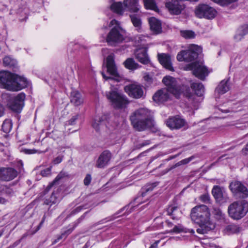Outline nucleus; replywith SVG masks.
Segmentation results:
<instances>
[{
  "label": "nucleus",
  "instance_id": "14",
  "mask_svg": "<svg viewBox=\"0 0 248 248\" xmlns=\"http://www.w3.org/2000/svg\"><path fill=\"white\" fill-rule=\"evenodd\" d=\"M165 6L171 15H178L185 8L182 2L176 0H167Z\"/></svg>",
  "mask_w": 248,
  "mask_h": 248
},
{
  "label": "nucleus",
  "instance_id": "47",
  "mask_svg": "<svg viewBox=\"0 0 248 248\" xmlns=\"http://www.w3.org/2000/svg\"><path fill=\"white\" fill-rule=\"evenodd\" d=\"M216 3H219L221 5H226L229 4L234 2L237 0H212Z\"/></svg>",
  "mask_w": 248,
  "mask_h": 248
},
{
  "label": "nucleus",
  "instance_id": "34",
  "mask_svg": "<svg viewBox=\"0 0 248 248\" xmlns=\"http://www.w3.org/2000/svg\"><path fill=\"white\" fill-rule=\"evenodd\" d=\"M190 86L197 95L199 96L203 95L204 93V87L202 83L192 82L191 83Z\"/></svg>",
  "mask_w": 248,
  "mask_h": 248
},
{
  "label": "nucleus",
  "instance_id": "46",
  "mask_svg": "<svg viewBox=\"0 0 248 248\" xmlns=\"http://www.w3.org/2000/svg\"><path fill=\"white\" fill-rule=\"evenodd\" d=\"M182 232H188V229L184 228L181 224L175 225L172 230L169 231L170 233H178Z\"/></svg>",
  "mask_w": 248,
  "mask_h": 248
},
{
  "label": "nucleus",
  "instance_id": "12",
  "mask_svg": "<svg viewBox=\"0 0 248 248\" xmlns=\"http://www.w3.org/2000/svg\"><path fill=\"white\" fill-rule=\"evenodd\" d=\"M124 90L131 97L139 99L143 95L142 86L137 83L129 84L124 87Z\"/></svg>",
  "mask_w": 248,
  "mask_h": 248
},
{
  "label": "nucleus",
  "instance_id": "59",
  "mask_svg": "<svg viewBox=\"0 0 248 248\" xmlns=\"http://www.w3.org/2000/svg\"><path fill=\"white\" fill-rule=\"evenodd\" d=\"M150 143V140H146V141H144V142H143L142 143H141L140 145L141 147H143L144 146L149 144Z\"/></svg>",
  "mask_w": 248,
  "mask_h": 248
},
{
  "label": "nucleus",
  "instance_id": "18",
  "mask_svg": "<svg viewBox=\"0 0 248 248\" xmlns=\"http://www.w3.org/2000/svg\"><path fill=\"white\" fill-rule=\"evenodd\" d=\"M166 88L162 89L156 92L153 96V100L158 104H162L170 99V94Z\"/></svg>",
  "mask_w": 248,
  "mask_h": 248
},
{
  "label": "nucleus",
  "instance_id": "58",
  "mask_svg": "<svg viewBox=\"0 0 248 248\" xmlns=\"http://www.w3.org/2000/svg\"><path fill=\"white\" fill-rule=\"evenodd\" d=\"M25 153L28 154H32L37 153L35 150H26Z\"/></svg>",
  "mask_w": 248,
  "mask_h": 248
},
{
  "label": "nucleus",
  "instance_id": "30",
  "mask_svg": "<svg viewBox=\"0 0 248 248\" xmlns=\"http://www.w3.org/2000/svg\"><path fill=\"white\" fill-rule=\"evenodd\" d=\"M111 3L110 9L117 14L122 15L125 10L124 6H123L121 2H115L114 0H109Z\"/></svg>",
  "mask_w": 248,
  "mask_h": 248
},
{
  "label": "nucleus",
  "instance_id": "53",
  "mask_svg": "<svg viewBox=\"0 0 248 248\" xmlns=\"http://www.w3.org/2000/svg\"><path fill=\"white\" fill-rule=\"evenodd\" d=\"M62 160V156H58L53 160V163L55 164H58L61 163Z\"/></svg>",
  "mask_w": 248,
  "mask_h": 248
},
{
  "label": "nucleus",
  "instance_id": "35",
  "mask_svg": "<svg viewBox=\"0 0 248 248\" xmlns=\"http://www.w3.org/2000/svg\"><path fill=\"white\" fill-rule=\"evenodd\" d=\"M241 231V228L237 224H230L226 226L225 231L229 234L237 233Z\"/></svg>",
  "mask_w": 248,
  "mask_h": 248
},
{
  "label": "nucleus",
  "instance_id": "3",
  "mask_svg": "<svg viewBox=\"0 0 248 248\" xmlns=\"http://www.w3.org/2000/svg\"><path fill=\"white\" fill-rule=\"evenodd\" d=\"M0 84L3 88L9 91H18L27 87V79L16 74L6 71H0Z\"/></svg>",
  "mask_w": 248,
  "mask_h": 248
},
{
  "label": "nucleus",
  "instance_id": "2",
  "mask_svg": "<svg viewBox=\"0 0 248 248\" xmlns=\"http://www.w3.org/2000/svg\"><path fill=\"white\" fill-rule=\"evenodd\" d=\"M131 125L138 131H143L154 126L155 121L150 110L140 108L133 112L129 118Z\"/></svg>",
  "mask_w": 248,
  "mask_h": 248
},
{
  "label": "nucleus",
  "instance_id": "16",
  "mask_svg": "<svg viewBox=\"0 0 248 248\" xmlns=\"http://www.w3.org/2000/svg\"><path fill=\"white\" fill-rule=\"evenodd\" d=\"M25 96V93H21L15 96L9 104L10 109L14 111L19 113L24 106Z\"/></svg>",
  "mask_w": 248,
  "mask_h": 248
},
{
  "label": "nucleus",
  "instance_id": "20",
  "mask_svg": "<svg viewBox=\"0 0 248 248\" xmlns=\"http://www.w3.org/2000/svg\"><path fill=\"white\" fill-rule=\"evenodd\" d=\"M62 200L61 189L57 188L54 190L51 196L45 200L44 204L51 206L53 205L58 204Z\"/></svg>",
  "mask_w": 248,
  "mask_h": 248
},
{
  "label": "nucleus",
  "instance_id": "49",
  "mask_svg": "<svg viewBox=\"0 0 248 248\" xmlns=\"http://www.w3.org/2000/svg\"><path fill=\"white\" fill-rule=\"evenodd\" d=\"M124 208H122L121 210H120L119 211H118L113 216L108 217H107L105 219H104L103 220H101V221H103L105 220H106V222H107V221H110V220L114 219L115 218H116L117 217V216H116V215H118V214L121 213L124 210Z\"/></svg>",
  "mask_w": 248,
  "mask_h": 248
},
{
  "label": "nucleus",
  "instance_id": "28",
  "mask_svg": "<svg viewBox=\"0 0 248 248\" xmlns=\"http://www.w3.org/2000/svg\"><path fill=\"white\" fill-rule=\"evenodd\" d=\"M151 30L155 34H158L162 31L161 23L159 20L154 17L149 19Z\"/></svg>",
  "mask_w": 248,
  "mask_h": 248
},
{
  "label": "nucleus",
  "instance_id": "27",
  "mask_svg": "<svg viewBox=\"0 0 248 248\" xmlns=\"http://www.w3.org/2000/svg\"><path fill=\"white\" fill-rule=\"evenodd\" d=\"M247 34H248V24L242 25L237 29L236 33L233 37L234 40L236 42H239Z\"/></svg>",
  "mask_w": 248,
  "mask_h": 248
},
{
  "label": "nucleus",
  "instance_id": "61",
  "mask_svg": "<svg viewBox=\"0 0 248 248\" xmlns=\"http://www.w3.org/2000/svg\"><path fill=\"white\" fill-rule=\"evenodd\" d=\"M185 95L188 98H190L193 96L192 93H189V92L186 93H185Z\"/></svg>",
  "mask_w": 248,
  "mask_h": 248
},
{
  "label": "nucleus",
  "instance_id": "21",
  "mask_svg": "<svg viewBox=\"0 0 248 248\" xmlns=\"http://www.w3.org/2000/svg\"><path fill=\"white\" fill-rule=\"evenodd\" d=\"M125 10L131 13H138L140 8L138 0H124Z\"/></svg>",
  "mask_w": 248,
  "mask_h": 248
},
{
  "label": "nucleus",
  "instance_id": "7",
  "mask_svg": "<svg viewBox=\"0 0 248 248\" xmlns=\"http://www.w3.org/2000/svg\"><path fill=\"white\" fill-rule=\"evenodd\" d=\"M201 51V48L200 46L191 44L188 50H182L177 54V59L179 62H192L198 57Z\"/></svg>",
  "mask_w": 248,
  "mask_h": 248
},
{
  "label": "nucleus",
  "instance_id": "62",
  "mask_svg": "<svg viewBox=\"0 0 248 248\" xmlns=\"http://www.w3.org/2000/svg\"><path fill=\"white\" fill-rule=\"evenodd\" d=\"M3 167H0V180H2Z\"/></svg>",
  "mask_w": 248,
  "mask_h": 248
},
{
  "label": "nucleus",
  "instance_id": "51",
  "mask_svg": "<svg viewBox=\"0 0 248 248\" xmlns=\"http://www.w3.org/2000/svg\"><path fill=\"white\" fill-rule=\"evenodd\" d=\"M92 180L91 175L89 174H87L84 179V184L85 186H88L90 185Z\"/></svg>",
  "mask_w": 248,
  "mask_h": 248
},
{
  "label": "nucleus",
  "instance_id": "15",
  "mask_svg": "<svg viewBox=\"0 0 248 248\" xmlns=\"http://www.w3.org/2000/svg\"><path fill=\"white\" fill-rule=\"evenodd\" d=\"M167 126L171 129H179L186 125L185 119L180 116L176 115L168 119L166 122Z\"/></svg>",
  "mask_w": 248,
  "mask_h": 248
},
{
  "label": "nucleus",
  "instance_id": "11",
  "mask_svg": "<svg viewBox=\"0 0 248 248\" xmlns=\"http://www.w3.org/2000/svg\"><path fill=\"white\" fill-rule=\"evenodd\" d=\"M107 71L112 77H107L104 73L102 76L105 79H114L118 82L121 80V77L118 73L116 65L115 63L113 56L112 55H108L106 59Z\"/></svg>",
  "mask_w": 248,
  "mask_h": 248
},
{
  "label": "nucleus",
  "instance_id": "40",
  "mask_svg": "<svg viewBox=\"0 0 248 248\" xmlns=\"http://www.w3.org/2000/svg\"><path fill=\"white\" fill-rule=\"evenodd\" d=\"M193 158V156H190L188 158H186V159H183L182 160H181L180 161L176 163L175 164H174V165L172 166L171 167H170V168H168L167 169V172H168L175 168H176V167H178V166H180L182 165H185V164H186L187 163H188L190 161H191Z\"/></svg>",
  "mask_w": 248,
  "mask_h": 248
},
{
  "label": "nucleus",
  "instance_id": "26",
  "mask_svg": "<svg viewBox=\"0 0 248 248\" xmlns=\"http://www.w3.org/2000/svg\"><path fill=\"white\" fill-rule=\"evenodd\" d=\"M167 214L171 217L173 220H178L180 217L182 212L179 207L175 205H170L166 209Z\"/></svg>",
  "mask_w": 248,
  "mask_h": 248
},
{
  "label": "nucleus",
  "instance_id": "22",
  "mask_svg": "<svg viewBox=\"0 0 248 248\" xmlns=\"http://www.w3.org/2000/svg\"><path fill=\"white\" fill-rule=\"evenodd\" d=\"M158 59L160 64L166 69L173 71L170 56L167 54L162 53L158 54Z\"/></svg>",
  "mask_w": 248,
  "mask_h": 248
},
{
  "label": "nucleus",
  "instance_id": "13",
  "mask_svg": "<svg viewBox=\"0 0 248 248\" xmlns=\"http://www.w3.org/2000/svg\"><path fill=\"white\" fill-rule=\"evenodd\" d=\"M212 193L217 202L223 204L227 202L229 197L225 189L218 186H214L212 190Z\"/></svg>",
  "mask_w": 248,
  "mask_h": 248
},
{
  "label": "nucleus",
  "instance_id": "36",
  "mask_svg": "<svg viewBox=\"0 0 248 248\" xmlns=\"http://www.w3.org/2000/svg\"><path fill=\"white\" fill-rule=\"evenodd\" d=\"M124 63L125 67L130 70H135L140 67L139 64L133 58L127 59Z\"/></svg>",
  "mask_w": 248,
  "mask_h": 248
},
{
  "label": "nucleus",
  "instance_id": "52",
  "mask_svg": "<svg viewBox=\"0 0 248 248\" xmlns=\"http://www.w3.org/2000/svg\"><path fill=\"white\" fill-rule=\"evenodd\" d=\"M78 119V115L73 116L68 122L69 125H74L76 124V121Z\"/></svg>",
  "mask_w": 248,
  "mask_h": 248
},
{
  "label": "nucleus",
  "instance_id": "31",
  "mask_svg": "<svg viewBox=\"0 0 248 248\" xmlns=\"http://www.w3.org/2000/svg\"><path fill=\"white\" fill-rule=\"evenodd\" d=\"M70 100L71 102L76 106H79L83 103V98L78 91H73L71 92Z\"/></svg>",
  "mask_w": 248,
  "mask_h": 248
},
{
  "label": "nucleus",
  "instance_id": "10",
  "mask_svg": "<svg viewBox=\"0 0 248 248\" xmlns=\"http://www.w3.org/2000/svg\"><path fill=\"white\" fill-rule=\"evenodd\" d=\"M162 82L167 87L166 88L176 97H178L182 92L181 87L177 83L176 79L171 76H166L163 78Z\"/></svg>",
  "mask_w": 248,
  "mask_h": 248
},
{
  "label": "nucleus",
  "instance_id": "56",
  "mask_svg": "<svg viewBox=\"0 0 248 248\" xmlns=\"http://www.w3.org/2000/svg\"><path fill=\"white\" fill-rule=\"evenodd\" d=\"M83 209V207L81 206H78L77 207L73 212L74 214H76L77 213H78L80 212L82 209Z\"/></svg>",
  "mask_w": 248,
  "mask_h": 248
},
{
  "label": "nucleus",
  "instance_id": "41",
  "mask_svg": "<svg viewBox=\"0 0 248 248\" xmlns=\"http://www.w3.org/2000/svg\"><path fill=\"white\" fill-rule=\"evenodd\" d=\"M65 176H66V174L64 172L61 171L55 178L54 180L53 181V182L49 185L46 188L45 190V192H47L49 189L51 188V187L56 183H57L58 181H59L61 179L64 178Z\"/></svg>",
  "mask_w": 248,
  "mask_h": 248
},
{
  "label": "nucleus",
  "instance_id": "54",
  "mask_svg": "<svg viewBox=\"0 0 248 248\" xmlns=\"http://www.w3.org/2000/svg\"><path fill=\"white\" fill-rule=\"evenodd\" d=\"M242 154L244 155H248V142L241 150Z\"/></svg>",
  "mask_w": 248,
  "mask_h": 248
},
{
  "label": "nucleus",
  "instance_id": "37",
  "mask_svg": "<svg viewBox=\"0 0 248 248\" xmlns=\"http://www.w3.org/2000/svg\"><path fill=\"white\" fill-rule=\"evenodd\" d=\"M212 213L216 219L218 220H225L226 215L219 208L213 207Z\"/></svg>",
  "mask_w": 248,
  "mask_h": 248
},
{
  "label": "nucleus",
  "instance_id": "5",
  "mask_svg": "<svg viewBox=\"0 0 248 248\" xmlns=\"http://www.w3.org/2000/svg\"><path fill=\"white\" fill-rule=\"evenodd\" d=\"M106 96L112 106L116 109H124L129 103L127 97L116 88L106 92Z\"/></svg>",
  "mask_w": 248,
  "mask_h": 248
},
{
  "label": "nucleus",
  "instance_id": "55",
  "mask_svg": "<svg viewBox=\"0 0 248 248\" xmlns=\"http://www.w3.org/2000/svg\"><path fill=\"white\" fill-rule=\"evenodd\" d=\"M4 113V108L3 106L0 103V117L2 116Z\"/></svg>",
  "mask_w": 248,
  "mask_h": 248
},
{
  "label": "nucleus",
  "instance_id": "38",
  "mask_svg": "<svg viewBox=\"0 0 248 248\" xmlns=\"http://www.w3.org/2000/svg\"><path fill=\"white\" fill-rule=\"evenodd\" d=\"M130 17L134 26L136 28L138 31L140 32L141 26V21L140 17L136 15H130Z\"/></svg>",
  "mask_w": 248,
  "mask_h": 248
},
{
  "label": "nucleus",
  "instance_id": "23",
  "mask_svg": "<svg viewBox=\"0 0 248 248\" xmlns=\"http://www.w3.org/2000/svg\"><path fill=\"white\" fill-rule=\"evenodd\" d=\"M106 121L107 116L106 115L96 116L93 121L92 126L97 132H99L105 127Z\"/></svg>",
  "mask_w": 248,
  "mask_h": 248
},
{
  "label": "nucleus",
  "instance_id": "48",
  "mask_svg": "<svg viewBox=\"0 0 248 248\" xmlns=\"http://www.w3.org/2000/svg\"><path fill=\"white\" fill-rule=\"evenodd\" d=\"M200 200L203 202L205 203H210V195L208 193H205L202 195L200 197Z\"/></svg>",
  "mask_w": 248,
  "mask_h": 248
},
{
  "label": "nucleus",
  "instance_id": "29",
  "mask_svg": "<svg viewBox=\"0 0 248 248\" xmlns=\"http://www.w3.org/2000/svg\"><path fill=\"white\" fill-rule=\"evenodd\" d=\"M84 217L85 216L83 215L79 218L76 221L74 222V225L73 228H69L63 232L60 235L58 236L57 239L54 240L53 244H56L60 240L63 238H66L67 236L73 232L74 229L78 226V225L84 219Z\"/></svg>",
  "mask_w": 248,
  "mask_h": 248
},
{
  "label": "nucleus",
  "instance_id": "60",
  "mask_svg": "<svg viewBox=\"0 0 248 248\" xmlns=\"http://www.w3.org/2000/svg\"><path fill=\"white\" fill-rule=\"evenodd\" d=\"M7 201L4 198L0 197V204H4Z\"/></svg>",
  "mask_w": 248,
  "mask_h": 248
},
{
  "label": "nucleus",
  "instance_id": "45",
  "mask_svg": "<svg viewBox=\"0 0 248 248\" xmlns=\"http://www.w3.org/2000/svg\"><path fill=\"white\" fill-rule=\"evenodd\" d=\"M181 35L185 39H193L195 37V33L194 31L190 30L181 31Z\"/></svg>",
  "mask_w": 248,
  "mask_h": 248
},
{
  "label": "nucleus",
  "instance_id": "17",
  "mask_svg": "<svg viewBox=\"0 0 248 248\" xmlns=\"http://www.w3.org/2000/svg\"><path fill=\"white\" fill-rule=\"evenodd\" d=\"M112 154L108 150L104 151L98 156L95 163V167L103 169L106 167L109 163Z\"/></svg>",
  "mask_w": 248,
  "mask_h": 248
},
{
  "label": "nucleus",
  "instance_id": "50",
  "mask_svg": "<svg viewBox=\"0 0 248 248\" xmlns=\"http://www.w3.org/2000/svg\"><path fill=\"white\" fill-rule=\"evenodd\" d=\"M51 169L50 167L47 168L41 171V174L43 176H47L51 173Z\"/></svg>",
  "mask_w": 248,
  "mask_h": 248
},
{
  "label": "nucleus",
  "instance_id": "32",
  "mask_svg": "<svg viewBox=\"0 0 248 248\" xmlns=\"http://www.w3.org/2000/svg\"><path fill=\"white\" fill-rule=\"evenodd\" d=\"M3 63L5 66H7L15 71H16V69H18L16 61L9 56H6L3 58Z\"/></svg>",
  "mask_w": 248,
  "mask_h": 248
},
{
  "label": "nucleus",
  "instance_id": "8",
  "mask_svg": "<svg viewBox=\"0 0 248 248\" xmlns=\"http://www.w3.org/2000/svg\"><path fill=\"white\" fill-rule=\"evenodd\" d=\"M229 188L233 195L237 198L246 199L248 197V189L240 181L232 182L230 184Z\"/></svg>",
  "mask_w": 248,
  "mask_h": 248
},
{
  "label": "nucleus",
  "instance_id": "63",
  "mask_svg": "<svg viewBox=\"0 0 248 248\" xmlns=\"http://www.w3.org/2000/svg\"><path fill=\"white\" fill-rule=\"evenodd\" d=\"M166 222L169 227H171L173 225L172 223H171L170 221L167 220Z\"/></svg>",
  "mask_w": 248,
  "mask_h": 248
},
{
  "label": "nucleus",
  "instance_id": "43",
  "mask_svg": "<svg viewBox=\"0 0 248 248\" xmlns=\"http://www.w3.org/2000/svg\"><path fill=\"white\" fill-rule=\"evenodd\" d=\"M0 193L11 195L14 193V191L10 186L0 184Z\"/></svg>",
  "mask_w": 248,
  "mask_h": 248
},
{
  "label": "nucleus",
  "instance_id": "24",
  "mask_svg": "<svg viewBox=\"0 0 248 248\" xmlns=\"http://www.w3.org/2000/svg\"><path fill=\"white\" fill-rule=\"evenodd\" d=\"M135 56L137 60L143 64L150 62V59L147 54V50L143 48L137 49L135 52Z\"/></svg>",
  "mask_w": 248,
  "mask_h": 248
},
{
  "label": "nucleus",
  "instance_id": "19",
  "mask_svg": "<svg viewBox=\"0 0 248 248\" xmlns=\"http://www.w3.org/2000/svg\"><path fill=\"white\" fill-rule=\"evenodd\" d=\"M193 74L202 80H204L208 76V72L207 68L199 64H195L192 70Z\"/></svg>",
  "mask_w": 248,
  "mask_h": 248
},
{
  "label": "nucleus",
  "instance_id": "39",
  "mask_svg": "<svg viewBox=\"0 0 248 248\" xmlns=\"http://www.w3.org/2000/svg\"><path fill=\"white\" fill-rule=\"evenodd\" d=\"M146 9L157 11V7L154 0H143Z\"/></svg>",
  "mask_w": 248,
  "mask_h": 248
},
{
  "label": "nucleus",
  "instance_id": "33",
  "mask_svg": "<svg viewBox=\"0 0 248 248\" xmlns=\"http://www.w3.org/2000/svg\"><path fill=\"white\" fill-rule=\"evenodd\" d=\"M228 82V79L222 80L216 88L215 92L219 94H223L228 92L230 89Z\"/></svg>",
  "mask_w": 248,
  "mask_h": 248
},
{
  "label": "nucleus",
  "instance_id": "44",
  "mask_svg": "<svg viewBox=\"0 0 248 248\" xmlns=\"http://www.w3.org/2000/svg\"><path fill=\"white\" fill-rule=\"evenodd\" d=\"M156 183H152L146 186L142 189L141 197H144L145 196L147 193L152 191L154 188L157 186Z\"/></svg>",
  "mask_w": 248,
  "mask_h": 248
},
{
  "label": "nucleus",
  "instance_id": "4",
  "mask_svg": "<svg viewBox=\"0 0 248 248\" xmlns=\"http://www.w3.org/2000/svg\"><path fill=\"white\" fill-rule=\"evenodd\" d=\"M108 27L111 28L106 37V42L108 45L114 46L123 42L125 38L124 31L121 27L119 22L113 19L110 22Z\"/></svg>",
  "mask_w": 248,
  "mask_h": 248
},
{
  "label": "nucleus",
  "instance_id": "64",
  "mask_svg": "<svg viewBox=\"0 0 248 248\" xmlns=\"http://www.w3.org/2000/svg\"><path fill=\"white\" fill-rule=\"evenodd\" d=\"M89 246V245L88 244V243H87L85 246L83 247V248H88Z\"/></svg>",
  "mask_w": 248,
  "mask_h": 248
},
{
  "label": "nucleus",
  "instance_id": "6",
  "mask_svg": "<svg viewBox=\"0 0 248 248\" xmlns=\"http://www.w3.org/2000/svg\"><path fill=\"white\" fill-rule=\"evenodd\" d=\"M248 212V202L245 201L233 202L228 207L229 216L233 220H238Z\"/></svg>",
  "mask_w": 248,
  "mask_h": 248
},
{
  "label": "nucleus",
  "instance_id": "1",
  "mask_svg": "<svg viewBox=\"0 0 248 248\" xmlns=\"http://www.w3.org/2000/svg\"><path fill=\"white\" fill-rule=\"evenodd\" d=\"M191 219L200 226L197 232L201 234L206 233L214 228L210 221V213L208 208L205 205H197L191 209Z\"/></svg>",
  "mask_w": 248,
  "mask_h": 248
},
{
  "label": "nucleus",
  "instance_id": "42",
  "mask_svg": "<svg viewBox=\"0 0 248 248\" xmlns=\"http://www.w3.org/2000/svg\"><path fill=\"white\" fill-rule=\"evenodd\" d=\"M12 128V124L10 120H5L2 125V130L5 133L10 132Z\"/></svg>",
  "mask_w": 248,
  "mask_h": 248
},
{
  "label": "nucleus",
  "instance_id": "25",
  "mask_svg": "<svg viewBox=\"0 0 248 248\" xmlns=\"http://www.w3.org/2000/svg\"><path fill=\"white\" fill-rule=\"evenodd\" d=\"M17 175V172L12 168H3L2 181H9L14 179Z\"/></svg>",
  "mask_w": 248,
  "mask_h": 248
},
{
  "label": "nucleus",
  "instance_id": "9",
  "mask_svg": "<svg viewBox=\"0 0 248 248\" xmlns=\"http://www.w3.org/2000/svg\"><path fill=\"white\" fill-rule=\"evenodd\" d=\"M195 13L199 18H205L211 19L215 18L217 14L216 10L207 4H200L195 9Z\"/></svg>",
  "mask_w": 248,
  "mask_h": 248
},
{
  "label": "nucleus",
  "instance_id": "57",
  "mask_svg": "<svg viewBox=\"0 0 248 248\" xmlns=\"http://www.w3.org/2000/svg\"><path fill=\"white\" fill-rule=\"evenodd\" d=\"M45 218H46V215H44L42 218V221H41V222L40 223L39 225L38 226V228H37L38 230H39L40 229V228L42 227V225H43V223L45 221Z\"/></svg>",
  "mask_w": 248,
  "mask_h": 248
}]
</instances>
